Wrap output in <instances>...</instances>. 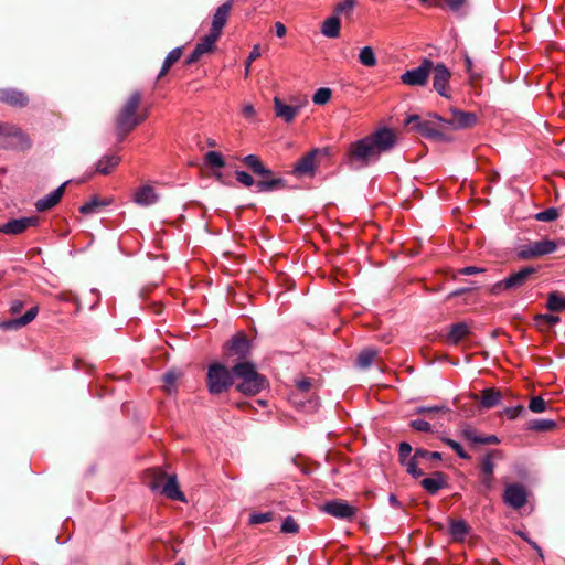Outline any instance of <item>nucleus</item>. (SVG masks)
<instances>
[{
  "mask_svg": "<svg viewBox=\"0 0 565 565\" xmlns=\"http://www.w3.org/2000/svg\"><path fill=\"white\" fill-rule=\"evenodd\" d=\"M233 374L239 381L236 385L237 391L244 395H256L266 387L265 376L256 371L253 362L236 363L233 366Z\"/></svg>",
  "mask_w": 565,
  "mask_h": 565,
  "instance_id": "2",
  "label": "nucleus"
},
{
  "mask_svg": "<svg viewBox=\"0 0 565 565\" xmlns=\"http://www.w3.org/2000/svg\"><path fill=\"white\" fill-rule=\"evenodd\" d=\"M433 71V61L425 57L419 66L407 70L401 75V82L411 87H424L427 85Z\"/></svg>",
  "mask_w": 565,
  "mask_h": 565,
  "instance_id": "7",
  "label": "nucleus"
},
{
  "mask_svg": "<svg viewBox=\"0 0 565 565\" xmlns=\"http://www.w3.org/2000/svg\"><path fill=\"white\" fill-rule=\"evenodd\" d=\"M359 62L366 67H373L376 65V56L371 46H364L360 50Z\"/></svg>",
  "mask_w": 565,
  "mask_h": 565,
  "instance_id": "39",
  "label": "nucleus"
},
{
  "mask_svg": "<svg viewBox=\"0 0 565 565\" xmlns=\"http://www.w3.org/2000/svg\"><path fill=\"white\" fill-rule=\"evenodd\" d=\"M468 334H469V326L466 322L461 321V322L454 323L450 327L448 338H449L450 342L458 343L463 338H466Z\"/></svg>",
  "mask_w": 565,
  "mask_h": 565,
  "instance_id": "36",
  "label": "nucleus"
},
{
  "mask_svg": "<svg viewBox=\"0 0 565 565\" xmlns=\"http://www.w3.org/2000/svg\"><path fill=\"white\" fill-rule=\"evenodd\" d=\"M515 533L525 542H527L537 552L540 557H543L541 547L534 541H532L526 533H524L523 531H516Z\"/></svg>",
  "mask_w": 565,
  "mask_h": 565,
  "instance_id": "61",
  "label": "nucleus"
},
{
  "mask_svg": "<svg viewBox=\"0 0 565 565\" xmlns=\"http://www.w3.org/2000/svg\"><path fill=\"white\" fill-rule=\"evenodd\" d=\"M332 92L328 87H321L316 90V93L312 96V102L316 105H324L327 104L331 98Z\"/></svg>",
  "mask_w": 565,
  "mask_h": 565,
  "instance_id": "42",
  "label": "nucleus"
},
{
  "mask_svg": "<svg viewBox=\"0 0 565 565\" xmlns=\"http://www.w3.org/2000/svg\"><path fill=\"white\" fill-rule=\"evenodd\" d=\"M220 35L210 31L209 34L204 35L200 42L195 45V49L202 54L210 53L214 50L215 43L218 40Z\"/></svg>",
  "mask_w": 565,
  "mask_h": 565,
  "instance_id": "35",
  "label": "nucleus"
},
{
  "mask_svg": "<svg viewBox=\"0 0 565 565\" xmlns=\"http://www.w3.org/2000/svg\"><path fill=\"white\" fill-rule=\"evenodd\" d=\"M500 458H502V452L500 450L493 449L488 451L479 460V475H494V460Z\"/></svg>",
  "mask_w": 565,
  "mask_h": 565,
  "instance_id": "25",
  "label": "nucleus"
},
{
  "mask_svg": "<svg viewBox=\"0 0 565 565\" xmlns=\"http://www.w3.org/2000/svg\"><path fill=\"white\" fill-rule=\"evenodd\" d=\"M535 321H536V324L540 327L543 323L551 327V326H554L559 322V317L554 316V315H548V313L537 315L535 317Z\"/></svg>",
  "mask_w": 565,
  "mask_h": 565,
  "instance_id": "49",
  "label": "nucleus"
},
{
  "mask_svg": "<svg viewBox=\"0 0 565 565\" xmlns=\"http://www.w3.org/2000/svg\"><path fill=\"white\" fill-rule=\"evenodd\" d=\"M409 425L414 430H417V431L427 433V431H430V429H431V425L425 419H419V418L413 419V420H411Z\"/></svg>",
  "mask_w": 565,
  "mask_h": 565,
  "instance_id": "57",
  "label": "nucleus"
},
{
  "mask_svg": "<svg viewBox=\"0 0 565 565\" xmlns=\"http://www.w3.org/2000/svg\"><path fill=\"white\" fill-rule=\"evenodd\" d=\"M546 308L550 311L562 312L565 311V295L557 291L548 294Z\"/></svg>",
  "mask_w": 565,
  "mask_h": 565,
  "instance_id": "37",
  "label": "nucleus"
},
{
  "mask_svg": "<svg viewBox=\"0 0 565 565\" xmlns=\"http://www.w3.org/2000/svg\"><path fill=\"white\" fill-rule=\"evenodd\" d=\"M556 427L553 419H534L527 424V428L535 431H548Z\"/></svg>",
  "mask_w": 565,
  "mask_h": 565,
  "instance_id": "40",
  "label": "nucleus"
},
{
  "mask_svg": "<svg viewBox=\"0 0 565 565\" xmlns=\"http://www.w3.org/2000/svg\"><path fill=\"white\" fill-rule=\"evenodd\" d=\"M24 307V302L20 299H14L10 303V312L12 315L20 313Z\"/></svg>",
  "mask_w": 565,
  "mask_h": 565,
  "instance_id": "64",
  "label": "nucleus"
},
{
  "mask_svg": "<svg viewBox=\"0 0 565 565\" xmlns=\"http://www.w3.org/2000/svg\"><path fill=\"white\" fill-rule=\"evenodd\" d=\"M529 409L533 413H542L546 409V403L542 397L535 396L531 399Z\"/></svg>",
  "mask_w": 565,
  "mask_h": 565,
  "instance_id": "54",
  "label": "nucleus"
},
{
  "mask_svg": "<svg viewBox=\"0 0 565 565\" xmlns=\"http://www.w3.org/2000/svg\"><path fill=\"white\" fill-rule=\"evenodd\" d=\"M443 441L448 445L455 452L456 455L461 458V459H469L470 456L468 455L467 451H465V449L461 447V445L451 439V438H443Z\"/></svg>",
  "mask_w": 565,
  "mask_h": 565,
  "instance_id": "47",
  "label": "nucleus"
},
{
  "mask_svg": "<svg viewBox=\"0 0 565 565\" xmlns=\"http://www.w3.org/2000/svg\"><path fill=\"white\" fill-rule=\"evenodd\" d=\"M38 312H39V307L34 306V307L30 308L23 316L15 318V319L4 321L2 323V327L4 329H20L22 327H25L26 324H29L31 321H33L35 319V317L38 316Z\"/></svg>",
  "mask_w": 565,
  "mask_h": 565,
  "instance_id": "26",
  "label": "nucleus"
},
{
  "mask_svg": "<svg viewBox=\"0 0 565 565\" xmlns=\"http://www.w3.org/2000/svg\"><path fill=\"white\" fill-rule=\"evenodd\" d=\"M141 102L140 92H134L125 102L116 117L115 132L117 140L121 142L125 137L131 132L139 124L145 121V117H138L137 109Z\"/></svg>",
  "mask_w": 565,
  "mask_h": 565,
  "instance_id": "1",
  "label": "nucleus"
},
{
  "mask_svg": "<svg viewBox=\"0 0 565 565\" xmlns=\"http://www.w3.org/2000/svg\"><path fill=\"white\" fill-rule=\"evenodd\" d=\"M311 386H312L311 379H301V380L297 381V387L302 393L308 392Z\"/></svg>",
  "mask_w": 565,
  "mask_h": 565,
  "instance_id": "63",
  "label": "nucleus"
},
{
  "mask_svg": "<svg viewBox=\"0 0 565 565\" xmlns=\"http://www.w3.org/2000/svg\"><path fill=\"white\" fill-rule=\"evenodd\" d=\"M524 412V407L522 405H516L512 407H505L503 409V413L510 418L515 419L518 416H520Z\"/></svg>",
  "mask_w": 565,
  "mask_h": 565,
  "instance_id": "60",
  "label": "nucleus"
},
{
  "mask_svg": "<svg viewBox=\"0 0 565 565\" xmlns=\"http://www.w3.org/2000/svg\"><path fill=\"white\" fill-rule=\"evenodd\" d=\"M480 483L483 491H491L494 488V475H480Z\"/></svg>",
  "mask_w": 565,
  "mask_h": 565,
  "instance_id": "58",
  "label": "nucleus"
},
{
  "mask_svg": "<svg viewBox=\"0 0 565 565\" xmlns=\"http://www.w3.org/2000/svg\"><path fill=\"white\" fill-rule=\"evenodd\" d=\"M205 162L209 163L213 168H223L225 166V161L222 154L217 151H209L204 156Z\"/></svg>",
  "mask_w": 565,
  "mask_h": 565,
  "instance_id": "43",
  "label": "nucleus"
},
{
  "mask_svg": "<svg viewBox=\"0 0 565 565\" xmlns=\"http://www.w3.org/2000/svg\"><path fill=\"white\" fill-rule=\"evenodd\" d=\"M280 530L286 534H295L298 533L299 525L292 516L288 515L284 519Z\"/></svg>",
  "mask_w": 565,
  "mask_h": 565,
  "instance_id": "44",
  "label": "nucleus"
},
{
  "mask_svg": "<svg viewBox=\"0 0 565 565\" xmlns=\"http://www.w3.org/2000/svg\"><path fill=\"white\" fill-rule=\"evenodd\" d=\"M556 248L557 243L555 241L541 239L522 246L518 252V256L521 259H530L552 254L556 250Z\"/></svg>",
  "mask_w": 565,
  "mask_h": 565,
  "instance_id": "9",
  "label": "nucleus"
},
{
  "mask_svg": "<svg viewBox=\"0 0 565 565\" xmlns=\"http://www.w3.org/2000/svg\"><path fill=\"white\" fill-rule=\"evenodd\" d=\"M536 271L537 268L535 267H523L516 273H513L507 278L495 282L491 288V292L498 295L503 290H516L523 287Z\"/></svg>",
  "mask_w": 565,
  "mask_h": 565,
  "instance_id": "6",
  "label": "nucleus"
},
{
  "mask_svg": "<svg viewBox=\"0 0 565 565\" xmlns=\"http://www.w3.org/2000/svg\"><path fill=\"white\" fill-rule=\"evenodd\" d=\"M349 154L351 160H355L362 166H367L370 162L379 159L369 136L352 143L349 149Z\"/></svg>",
  "mask_w": 565,
  "mask_h": 565,
  "instance_id": "8",
  "label": "nucleus"
},
{
  "mask_svg": "<svg viewBox=\"0 0 565 565\" xmlns=\"http://www.w3.org/2000/svg\"><path fill=\"white\" fill-rule=\"evenodd\" d=\"M503 501L507 505L515 510L521 509L527 501V492L522 484L511 483L504 489Z\"/></svg>",
  "mask_w": 565,
  "mask_h": 565,
  "instance_id": "11",
  "label": "nucleus"
},
{
  "mask_svg": "<svg viewBox=\"0 0 565 565\" xmlns=\"http://www.w3.org/2000/svg\"><path fill=\"white\" fill-rule=\"evenodd\" d=\"M377 354L379 351L374 348L363 349L356 356L355 366L362 370L370 367Z\"/></svg>",
  "mask_w": 565,
  "mask_h": 565,
  "instance_id": "32",
  "label": "nucleus"
},
{
  "mask_svg": "<svg viewBox=\"0 0 565 565\" xmlns=\"http://www.w3.org/2000/svg\"><path fill=\"white\" fill-rule=\"evenodd\" d=\"M233 1L234 0H227L226 2H224L216 9V11L213 15V19H212V26H211L212 32L221 35L222 30L227 22L231 9L233 7Z\"/></svg>",
  "mask_w": 565,
  "mask_h": 565,
  "instance_id": "20",
  "label": "nucleus"
},
{
  "mask_svg": "<svg viewBox=\"0 0 565 565\" xmlns=\"http://www.w3.org/2000/svg\"><path fill=\"white\" fill-rule=\"evenodd\" d=\"M234 383L233 370L230 371L221 363H213L209 366L206 374V385L209 392L218 395L228 390Z\"/></svg>",
  "mask_w": 565,
  "mask_h": 565,
  "instance_id": "3",
  "label": "nucleus"
},
{
  "mask_svg": "<svg viewBox=\"0 0 565 565\" xmlns=\"http://www.w3.org/2000/svg\"><path fill=\"white\" fill-rule=\"evenodd\" d=\"M469 525L463 520H451L450 521V535L455 541H463L469 533Z\"/></svg>",
  "mask_w": 565,
  "mask_h": 565,
  "instance_id": "33",
  "label": "nucleus"
},
{
  "mask_svg": "<svg viewBox=\"0 0 565 565\" xmlns=\"http://www.w3.org/2000/svg\"><path fill=\"white\" fill-rule=\"evenodd\" d=\"M181 47H175L171 50L166 56L158 76L162 77L163 75H166L170 67L173 65V63H175L181 57Z\"/></svg>",
  "mask_w": 565,
  "mask_h": 565,
  "instance_id": "38",
  "label": "nucleus"
},
{
  "mask_svg": "<svg viewBox=\"0 0 565 565\" xmlns=\"http://www.w3.org/2000/svg\"><path fill=\"white\" fill-rule=\"evenodd\" d=\"M447 408L445 406H419L416 408L417 414H435L440 412H446Z\"/></svg>",
  "mask_w": 565,
  "mask_h": 565,
  "instance_id": "59",
  "label": "nucleus"
},
{
  "mask_svg": "<svg viewBox=\"0 0 565 565\" xmlns=\"http://www.w3.org/2000/svg\"><path fill=\"white\" fill-rule=\"evenodd\" d=\"M67 181L62 183L55 190L39 199L35 203V207L39 212H44L55 206L62 199Z\"/></svg>",
  "mask_w": 565,
  "mask_h": 565,
  "instance_id": "21",
  "label": "nucleus"
},
{
  "mask_svg": "<svg viewBox=\"0 0 565 565\" xmlns=\"http://www.w3.org/2000/svg\"><path fill=\"white\" fill-rule=\"evenodd\" d=\"M445 2L452 12H458L466 3V0H445Z\"/></svg>",
  "mask_w": 565,
  "mask_h": 565,
  "instance_id": "62",
  "label": "nucleus"
},
{
  "mask_svg": "<svg viewBox=\"0 0 565 565\" xmlns=\"http://www.w3.org/2000/svg\"><path fill=\"white\" fill-rule=\"evenodd\" d=\"M341 21L338 15H330L321 25V33L329 39H335L340 35Z\"/></svg>",
  "mask_w": 565,
  "mask_h": 565,
  "instance_id": "28",
  "label": "nucleus"
},
{
  "mask_svg": "<svg viewBox=\"0 0 565 565\" xmlns=\"http://www.w3.org/2000/svg\"><path fill=\"white\" fill-rule=\"evenodd\" d=\"M150 489L154 492H160L169 499L181 502L185 501L184 494L179 490L175 475L166 476L164 472L159 471L154 480L150 483Z\"/></svg>",
  "mask_w": 565,
  "mask_h": 565,
  "instance_id": "5",
  "label": "nucleus"
},
{
  "mask_svg": "<svg viewBox=\"0 0 565 565\" xmlns=\"http://www.w3.org/2000/svg\"><path fill=\"white\" fill-rule=\"evenodd\" d=\"M355 7V0H342L334 9L333 14L340 18L341 14L350 17Z\"/></svg>",
  "mask_w": 565,
  "mask_h": 565,
  "instance_id": "41",
  "label": "nucleus"
},
{
  "mask_svg": "<svg viewBox=\"0 0 565 565\" xmlns=\"http://www.w3.org/2000/svg\"><path fill=\"white\" fill-rule=\"evenodd\" d=\"M39 218L36 216H25L13 218L0 225V233L8 235H18L25 232L29 227L36 226Z\"/></svg>",
  "mask_w": 565,
  "mask_h": 565,
  "instance_id": "15",
  "label": "nucleus"
},
{
  "mask_svg": "<svg viewBox=\"0 0 565 565\" xmlns=\"http://www.w3.org/2000/svg\"><path fill=\"white\" fill-rule=\"evenodd\" d=\"M273 516H274V514L271 512L252 513L249 515V524H252V525L264 524V523L270 522L273 520Z\"/></svg>",
  "mask_w": 565,
  "mask_h": 565,
  "instance_id": "45",
  "label": "nucleus"
},
{
  "mask_svg": "<svg viewBox=\"0 0 565 565\" xmlns=\"http://www.w3.org/2000/svg\"><path fill=\"white\" fill-rule=\"evenodd\" d=\"M420 486L429 493L436 494L439 490L447 487V477L444 472L436 471L430 477L424 478Z\"/></svg>",
  "mask_w": 565,
  "mask_h": 565,
  "instance_id": "23",
  "label": "nucleus"
},
{
  "mask_svg": "<svg viewBox=\"0 0 565 565\" xmlns=\"http://www.w3.org/2000/svg\"><path fill=\"white\" fill-rule=\"evenodd\" d=\"M260 56V46L258 44L254 45L252 51L249 52V55L245 62V77L249 74V67L252 63Z\"/></svg>",
  "mask_w": 565,
  "mask_h": 565,
  "instance_id": "53",
  "label": "nucleus"
},
{
  "mask_svg": "<svg viewBox=\"0 0 565 565\" xmlns=\"http://www.w3.org/2000/svg\"><path fill=\"white\" fill-rule=\"evenodd\" d=\"M415 458H418V459H434V460H440L441 459V454L438 452V451H428L426 449H423V448H417L415 450Z\"/></svg>",
  "mask_w": 565,
  "mask_h": 565,
  "instance_id": "51",
  "label": "nucleus"
},
{
  "mask_svg": "<svg viewBox=\"0 0 565 565\" xmlns=\"http://www.w3.org/2000/svg\"><path fill=\"white\" fill-rule=\"evenodd\" d=\"M111 203L109 199H100L93 196L87 203L79 207V212L84 215L96 214L102 207L108 206Z\"/></svg>",
  "mask_w": 565,
  "mask_h": 565,
  "instance_id": "30",
  "label": "nucleus"
},
{
  "mask_svg": "<svg viewBox=\"0 0 565 565\" xmlns=\"http://www.w3.org/2000/svg\"><path fill=\"white\" fill-rule=\"evenodd\" d=\"M242 162L250 169L255 174L260 177L273 175L270 169H267L258 156L256 154H247L242 159Z\"/></svg>",
  "mask_w": 565,
  "mask_h": 565,
  "instance_id": "27",
  "label": "nucleus"
},
{
  "mask_svg": "<svg viewBox=\"0 0 565 565\" xmlns=\"http://www.w3.org/2000/svg\"><path fill=\"white\" fill-rule=\"evenodd\" d=\"M406 125L411 126L412 129L416 130L418 134L426 138L441 140L444 138V134L439 131L433 121L430 120H422L418 115H411L406 119Z\"/></svg>",
  "mask_w": 565,
  "mask_h": 565,
  "instance_id": "10",
  "label": "nucleus"
},
{
  "mask_svg": "<svg viewBox=\"0 0 565 565\" xmlns=\"http://www.w3.org/2000/svg\"><path fill=\"white\" fill-rule=\"evenodd\" d=\"M158 201L159 195L152 185H142L134 194V202L140 206H150Z\"/></svg>",
  "mask_w": 565,
  "mask_h": 565,
  "instance_id": "22",
  "label": "nucleus"
},
{
  "mask_svg": "<svg viewBox=\"0 0 565 565\" xmlns=\"http://www.w3.org/2000/svg\"><path fill=\"white\" fill-rule=\"evenodd\" d=\"M0 102H4L11 106L23 107L28 104V97L23 92L3 88L0 89Z\"/></svg>",
  "mask_w": 565,
  "mask_h": 565,
  "instance_id": "24",
  "label": "nucleus"
},
{
  "mask_svg": "<svg viewBox=\"0 0 565 565\" xmlns=\"http://www.w3.org/2000/svg\"><path fill=\"white\" fill-rule=\"evenodd\" d=\"M225 350L228 355L245 359L250 352V342L244 333H237L225 344Z\"/></svg>",
  "mask_w": 565,
  "mask_h": 565,
  "instance_id": "17",
  "label": "nucleus"
},
{
  "mask_svg": "<svg viewBox=\"0 0 565 565\" xmlns=\"http://www.w3.org/2000/svg\"><path fill=\"white\" fill-rule=\"evenodd\" d=\"M302 108V104L287 105L281 98H274L275 115L282 119L285 122H291L297 117Z\"/></svg>",
  "mask_w": 565,
  "mask_h": 565,
  "instance_id": "18",
  "label": "nucleus"
},
{
  "mask_svg": "<svg viewBox=\"0 0 565 565\" xmlns=\"http://www.w3.org/2000/svg\"><path fill=\"white\" fill-rule=\"evenodd\" d=\"M319 149H312L302 157L294 167V173L298 177L313 175L316 171V157Z\"/></svg>",
  "mask_w": 565,
  "mask_h": 565,
  "instance_id": "19",
  "label": "nucleus"
},
{
  "mask_svg": "<svg viewBox=\"0 0 565 565\" xmlns=\"http://www.w3.org/2000/svg\"><path fill=\"white\" fill-rule=\"evenodd\" d=\"M412 452V446L406 443V441H403L399 444L398 446V457H399V461L401 463H405L409 458V455Z\"/></svg>",
  "mask_w": 565,
  "mask_h": 565,
  "instance_id": "56",
  "label": "nucleus"
},
{
  "mask_svg": "<svg viewBox=\"0 0 565 565\" xmlns=\"http://www.w3.org/2000/svg\"><path fill=\"white\" fill-rule=\"evenodd\" d=\"M29 136L19 127L3 124L0 132V148L24 151L31 148Z\"/></svg>",
  "mask_w": 565,
  "mask_h": 565,
  "instance_id": "4",
  "label": "nucleus"
},
{
  "mask_svg": "<svg viewBox=\"0 0 565 565\" xmlns=\"http://www.w3.org/2000/svg\"><path fill=\"white\" fill-rule=\"evenodd\" d=\"M418 458H415V454L411 459H408L405 463H403L406 467V471L413 476L414 478L422 477L424 475L423 470L417 467V460Z\"/></svg>",
  "mask_w": 565,
  "mask_h": 565,
  "instance_id": "48",
  "label": "nucleus"
},
{
  "mask_svg": "<svg viewBox=\"0 0 565 565\" xmlns=\"http://www.w3.org/2000/svg\"><path fill=\"white\" fill-rule=\"evenodd\" d=\"M501 393L494 388H486L481 393L480 406L483 408H492L500 404Z\"/></svg>",
  "mask_w": 565,
  "mask_h": 565,
  "instance_id": "31",
  "label": "nucleus"
},
{
  "mask_svg": "<svg viewBox=\"0 0 565 565\" xmlns=\"http://www.w3.org/2000/svg\"><path fill=\"white\" fill-rule=\"evenodd\" d=\"M452 117L446 120V125L451 129H466L472 127L477 122V116L471 111H463L457 108H451Z\"/></svg>",
  "mask_w": 565,
  "mask_h": 565,
  "instance_id": "16",
  "label": "nucleus"
},
{
  "mask_svg": "<svg viewBox=\"0 0 565 565\" xmlns=\"http://www.w3.org/2000/svg\"><path fill=\"white\" fill-rule=\"evenodd\" d=\"M369 138L372 140L379 157L382 152H387L393 149L396 143L395 135L388 128H381L369 135Z\"/></svg>",
  "mask_w": 565,
  "mask_h": 565,
  "instance_id": "12",
  "label": "nucleus"
},
{
  "mask_svg": "<svg viewBox=\"0 0 565 565\" xmlns=\"http://www.w3.org/2000/svg\"><path fill=\"white\" fill-rule=\"evenodd\" d=\"M433 86L434 89L443 97L449 98L447 86L449 84L451 73L443 63H433Z\"/></svg>",
  "mask_w": 565,
  "mask_h": 565,
  "instance_id": "13",
  "label": "nucleus"
},
{
  "mask_svg": "<svg viewBox=\"0 0 565 565\" xmlns=\"http://www.w3.org/2000/svg\"><path fill=\"white\" fill-rule=\"evenodd\" d=\"M558 217V211L555 207H548L544 211L539 212L535 218L540 222H552Z\"/></svg>",
  "mask_w": 565,
  "mask_h": 565,
  "instance_id": "46",
  "label": "nucleus"
},
{
  "mask_svg": "<svg viewBox=\"0 0 565 565\" xmlns=\"http://www.w3.org/2000/svg\"><path fill=\"white\" fill-rule=\"evenodd\" d=\"M179 374L175 371H168L163 374L162 380L164 382V388L167 392H171Z\"/></svg>",
  "mask_w": 565,
  "mask_h": 565,
  "instance_id": "52",
  "label": "nucleus"
},
{
  "mask_svg": "<svg viewBox=\"0 0 565 565\" xmlns=\"http://www.w3.org/2000/svg\"><path fill=\"white\" fill-rule=\"evenodd\" d=\"M120 159L117 156L114 154H107L102 157L97 164H96V171L102 174H109L111 170L118 166Z\"/></svg>",
  "mask_w": 565,
  "mask_h": 565,
  "instance_id": "34",
  "label": "nucleus"
},
{
  "mask_svg": "<svg viewBox=\"0 0 565 565\" xmlns=\"http://www.w3.org/2000/svg\"><path fill=\"white\" fill-rule=\"evenodd\" d=\"M285 184L286 181L282 178L267 175L256 183V188L258 192H273L284 188Z\"/></svg>",
  "mask_w": 565,
  "mask_h": 565,
  "instance_id": "29",
  "label": "nucleus"
},
{
  "mask_svg": "<svg viewBox=\"0 0 565 565\" xmlns=\"http://www.w3.org/2000/svg\"><path fill=\"white\" fill-rule=\"evenodd\" d=\"M323 511L340 520H351L356 514V509L354 507L340 499L326 502Z\"/></svg>",
  "mask_w": 565,
  "mask_h": 565,
  "instance_id": "14",
  "label": "nucleus"
},
{
  "mask_svg": "<svg viewBox=\"0 0 565 565\" xmlns=\"http://www.w3.org/2000/svg\"><path fill=\"white\" fill-rule=\"evenodd\" d=\"M461 436L472 444H480L481 440V436L478 435L477 431L470 426H466L461 429Z\"/></svg>",
  "mask_w": 565,
  "mask_h": 565,
  "instance_id": "50",
  "label": "nucleus"
},
{
  "mask_svg": "<svg viewBox=\"0 0 565 565\" xmlns=\"http://www.w3.org/2000/svg\"><path fill=\"white\" fill-rule=\"evenodd\" d=\"M235 175H236V180L242 183L243 185H245L246 188H250L252 185H256L257 182H255L254 178L245 172V171H236L235 172Z\"/></svg>",
  "mask_w": 565,
  "mask_h": 565,
  "instance_id": "55",
  "label": "nucleus"
}]
</instances>
